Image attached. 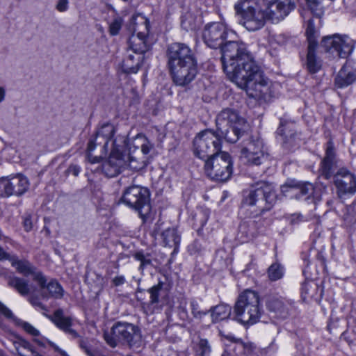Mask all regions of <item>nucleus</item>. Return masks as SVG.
Segmentation results:
<instances>
[{"label": "nucleus", "instance_id": "1", "mask_svg": "<svg viewBox=\"0 0 356 356\" xmlns=\"http://www.w3.org/2000/svg\"><path fill=\"white\" fill-rule=\"evenodd\" d=\"M202 38L208 47L221 48L225 72L249 97L268 101L275 95V85L264 74L245 44L235 41L234 31L223 23L213 22L206 25Z\"/></svg>", "mask_w": 356, "mask_h": 356}, {"label": "nucleus", "instance_id": "2", "mask_svg": "<svg viewBox=\"0 0 356 356\" xmlns=\"http://www.w3.org/2000/svg\"><path fill=\"white\" fill-rule=\"evenodd\" d=\"M115 128L111 124H106L97 131L96 136L88 144L87 157L91 164L101 162L102 156L110 150L108 160L102 165V171L110 177L118 175L122 169L129 167L138 170L144 166L143 161L131 155L123 154L126 145V138L118 136L113 139Z\"/></svg>", "mask_w": 356, "mask_h": 356}, {"label": "nucleus", "instance_id": "3", "mask_svg": "<svg viewBox=\"0 0 356 356\" xmlns=\"http://www.w3.org/2000/svg\"><path fill=\"white\" fill-rule=\"evenodd\" d=\"M335 153L331 141L327 143L325 156L321 163V175L326 179L333 177L336 193L339 199H347L356 193V175L346 168L334 172Z\"/></svg>", "mask_w": 356, "mask_h": 356}, {"label": "nucleus", "instance_id": "4", "mask_svg": "<svg viewBox=\"0 0 356 356\" xmlns=\"http://www.w3.org/2000/svg\"><path fill=\"white\" fill-rule=\"evenodd\" d=\"M274 186L267 182H259L250 191L243 201L241 213L248 218L259 216L265 210H268L276 201Z\"/></svg>", "mask_w": 356, "mask_h": 356}, {"label": "nucleus", "instance_id": "5", "mask_svg": "<svg viewBox=\"0 0 356 356\" xmlns=\"http://www.w3.org/2000/svg\"><path fill=\"white\" fill-rule=\"evenodd\" d=\"M106 343L111 348L119 344L127 346L132 350L142 348L143 339L140 327L133 323L117 321L110 331H104L103 334Z\"/></svg>", "mask_w": 356, "mask_h": 356}, {"label": "nucleus", "instance_id": "6", "mask_svg": "<svg viewBox=\"0 0 356 356\" xmlns=\"http://www.w3.org/2000/svg\"><path fill=\"white\" fill-rule=\"evenodd\" d=\"M262 306L257 292L247 289L238 297L234 306V319L245 326L252 325L261 316Z\"/></svg>", "mask_w": 356, "mask_h": 356}, {"label": "nucleus", "instance_id": "7", "mask_svg": "<svg viewBox=\"0 0 356 356\" xmlns=\"http://www.w3.org/2000/svg\"><path fill=\"white\" fill-rule=\"evenodd\" d=\"M10 262L12 266L16 268L19 273H21L25 277L31 276L33 281L38 284L39 290L36 292H32L30 302L34 307L43 310L44 306L42 300L44 296V278L42 273L38 270L37 268L32 266L28 261L19 260L15 256H13V258L10 259Z\"/></svg>", "mask_w": 356, "mask_h": 356}, {"label": "nucleus", "instance_id": "8", "mask_svg": "<svg viewBox=\"0 0 356 356\" xmlns=\"http://www.w3.org/2000/svg\"><path fill=\"white\" fill-rule=\"evenodd\" d=\"M235 10L241 15V24L250 31L263 27L267 19L254 0H241L235 5Z\"/></svg>", "mask_w": 356, "mask_h": 356}, {"label": "nucleus", "instance_id": "9", "mask_svg": "<svg viewBox=\"0 0 356 356\" xmlns=\"http://www.w3.org/2000/svg\"><path fill=\"white\" fill-rule=\"evenodd\" d=\"M205 172L211 179L227 181L232 173V161L225 152H216L208 159L204 165Z\"/></svg>", "mask_w": 356, "mask_h": 356}, {"label": "nucleus", "instance_id": "10", "mask_svg": "<svg viewBox=\"0 0 356 356\" xmlns=\"http://www.w3.org/2000/svg\"><path fill=\"white\" fill-rule=\"evenodd\" d=\"M321 45L333 58H346L353 51L354 41L347 35L334 34L324 37Z\"/></svg>", "mask_w": 356, "mask_h": 356}, {"label": "nucleus", "instance_id": "11", "mask_svg": "<svg viewBox=\"0 0 356 356\" xmlns=\"http://www.w3.org/2000/svg\"><path fill=\"white\" fill-rule=\"evenodd\" d=\"M221 147L220 139L210 130L200 132L193 140V150L196 156L205 159L213 155Z\"/></svg>", "mask_w": 356, "mask_h": 356}, {"label": "nucleus", "instance_id": "12", "mask_svg": "<svg viewBox=\"0 0 356 356\" xmlns=\"http://www.w3.org/2000/svg\"><path fill=\"white\" fill-rule=\"evenodd\" d=\"M122 202L137 210L142 219L145 220V216L149 211L148 193L145 188L138 186L129 188L124 193Z\"/></svg>", "mask_w": 356, "mask_h": 356}, {"label": "nucleus", "instance_id": "13", "mask_svg": "<svg viewBox=\"0 0 356 356\" xmlns=\"http://www.w3.org/2000/svg\"><path fill=\"white\" fill-rule=\"evenodd\" d=\"M264 13L273 23L283 20L294 9L291 0H264Z\"/></svg>", "mask_w": 356, "mask_h": 356}, {"label": "nucleus", "instance_id": "14", "mask_svg": "<svg viewBox=\"0 0 356 356\" xmlns=\"http://www.w3.org/2000/svg\"><path fill=\"white\" fill-rule=\"evenodd\" d=\"M169 68L173 81L176 85L181 86L191 83L197 73L196 60L179 65H170Z\"/></svg>", "mask_w": 356, "mask_h": 356}, {"label": "nucleus", "instance_id": "15", "mask_svg": "<svg viewBox=\"0 0 356 356\" xmlns=\"http://www.w3.org/2000/svg\"><path fill=\"white\" fill-rule=\"evenodd\" d=\"M281 192L285 197L307 200L314 192V185L309 182L300 183L296 180H288L281 186Z\"/></svg>", "mask_w": 356, "mask_h": 356}, {"label": "nucleus", "instance_id": "16", "mask_svg": "<svg viewBox=\"0 0 356 356\" xmlns=\"http://www.w3.org/2000/svg\"><path fill=\"white\" fill-rule=\"evenodd\" d=\"M168 58L169 66L196 60L191 48L183 43L172 44L168 49Z\"/></svg>", "mask_w": 356, "mask_h": 356}, {"label": "nucleus", "instance_id": "17", "mask_svg": "<svg viewBox=\"0 0 356 356\" xmlns=\"http://www.w3.org/2000/svg\"><path fill=\"white\" fill-rule=\"evenodd\" d=\"M216 126L218 131H225L232 127L246 126V122L235 110L225 108L218 115Z\"/></svg>", "mask_w": 356, "mask_h": 356}, {"label": "nucleus", "instance_id": "18", "mask_svg": "<svg viewBox=\"0 0 356 356\" xmlns=\"http://www.w3.org/2000/svg\"><path fill=\"white\" fill-rule=\"evenodd\" d=\"M163 287V282L159 281L157 284L154 285L147 290L150 296V300L141 302V308L144 313L149 315L161 309V305L160 303Z\"/></svg>", "mask_w": 356, "mask_h": 356}, {"label": "nucleus", "instance_id": "19", "mask_svg": "<svg viewBox=\"0 0 356 356\" xmlns=\"http://www.w3.org/2000/svg\"><path fill=\"white\" fill-rule=\"evenodd\" d=\"M46 317L65 333L72 336L73 338H78L79 337L78 332L71 327L73 324L72 318L65 316L62 309L55 310L51 315L46 314Z\"/></svg>", "mask_w": 356, "mask_h": 356}, {"label": "nucleus", "instance_id": "20", "mask_svg": "<svg viewBox=\"0 0 356 356\" xmlns=\"http://www.w3.org/2000/svg\"><path fill=\"white\" fill-rule=\"evenodd\" d=\"M154 234L160 235L162 238L163 242L165 245L174 247L173 254L177 253L180 243V234L177 230V227H168L166 229H161L159 225L154 229Z\"/></svg>", "mask_w": 356, "mask_h": 356}, {"label": "nucleus", "instance_id": "21", "mask_svg": "<svg viewBox=\"0 0 356 356\" xmlns=\"http://www.w3.org/2000/svg\"><path fill=\"white\" fill-rule=\"evenodd\" d=\"M267 309L275 313L280 318H286L289 315V303L275 296H270L266 300Z\"/></svg>", "mask_w": 356, "mask_h": 356}, {"label": "nucleus", "instance_id": "22", "mask_svg": "<svg viewBox=\"0 0 356 356\" xmlns=\"http://www.w3.org/2000/svg\"><path fill=\"white\" fill-rule=\"evenodd\" d=\"M356 80V70L349 63H346L339 72L335 79V84L338 88H345Z\"/></svg>", "mask_w": 356, "mask_h": 356}, {"label": "nucleus", "instance_id": "23", "mask_svg": "<svg viewBox=\"0 0 356 356\" xmlns=\"http://www.w3.org/2000/svg\"><path fill=\"white\" fill-rule=\"evenodd\" d=\"M143 56L140 54L132 53L128 49L127 56L122 63V69L125 73H136L143 60Z\"/></svg>", "mask_w": 356, "mask_h": 356}, {"label": "nucleus", "instance_id": "24", "mask_svg": "<svg viewBox=\"0 0 356 356\" xmlns=\"http://www.w3.org/2000/svg\"><path fill=\"white\" fill-rule=\"evenodd\" d=\"M129 29L133 33H138L140 35H147L149 33V21L141 14L134 15L131 19Z\"/></svg>", "mask_w": 356, "mask_h": 356}, {"label": "nucleus", "instance_id": "25", "mask_svg": "<svg viewBox=\"0 0 356 356\" xmlns=\"http://www.w3.org/2000/svg\"><path fill=\"white\" fill-rule=\"evenodd\" d=\"M208 312L211 313L212 322L216 323L228 318L232 314V307L227 304L221 303L211 307Z\"/></svg>", "mask_w": 356, "mask_h": 356}, {"label": "nucleus", "instance_id": "26", "mask_svg": "<svg viewBox=\"0 0 356 356\" xmlns=\"http://www.w3.org/2000/svg\"><path fill=\"white\" fill-rule=\"evenodd\" d=\"M147 35H140L138 33H133L129 38V50L132 53L143 54L148 49V45L146 42Z\"/></svg>", "mask_w": 356, "mask_h": 356}, {"label": "nucleus", "instance_id": "27", "mask_svg": "<svg viewBox=\"0 0 356 356\" xmlns=\"http://www.w3.org/2000/svg\"><path fill=\"white\" fill-rule=\"evenodd\" d=\"M347 329L341 333V337L350 346L356 345V314H350L347 321Z\"/></svg>", "mask_w": 356, "mask_h": 356}, {"label": "nucleus", "instance_id": "28", "mask_svg": "<svg viewBox=\"0 0 356 356\" xmlns=\"http://www.w3.org/2000/svg\"><path fill=\"white\" fill-rule=\"evenodd\" d=\"M13 195H20L24 193L29 186L27 178L20 174L10 176Z\"/></svg>", "mask_w": 356, "mask_h": 356}, {"label": "nucleus", "instance_id": "29", "mask_svg": "<svg viewBox=\"0 0 356 356\" xmlns=\"http://www.w3.org/2000/svg\"><path fill=\"white\" fill-rule=\"evenodd\" d=\"M267 159V154L265 152H248L242 149L241 153V159L243 162L250 165H259Z\"/></svg>", "mask_w": 356, "mask_h": 356}, {"label": "nucleus", "instance_id": "30", "mask_svg": "<svg viewBox=\"0 0 356 356\" xmlns=\"http://www.w3.org/2000/svg\"><path fill=\"white\" fill-rule=\"evenodd\" d=\"M246 126H237L227 128L225 131H218L216 134L220 138H224L227 142L234 143H236L244 132Z\"/></svg>", "mask_w": 356, "mask_h": 356}, {"label": "nucleus", "instance_id": "31", "mask_svg": "<svg viewBox=\"0 0 356 356\" xmlns=\"http://www.w3.org/2000/svg\"><path fill=\"white\" fill-rule=\"evenodd\" d=\"M15 348L19 356H41L26 341L19 339L14 343Z\"/></svg>", "mask_w": 356, "mask_h": 356}, {"label": "nucleus", "instance_id": "32", "mask_svg": "<svg viewBox=\"0 0 356 356\" xmlns=\"http://www.w3.org/2000/svg\"><path fill=\"white\" fill-rule=\"evenodd\" d=\"M64 295V289L56 280H51L46 284V298L60 299Z\"/></svg>", "mask_w": 356, "mask_h": 356}, {"label": "nucleus", "instance_id": "33", "mask_svg": "<svg viewBox=\"0 0 356 356\" xmlns=\"http://www.w3.org/2000/svg\"><path fill=\"white\" fill-rule=\"evenodd\" d=\"M316 48V47H308L307 67L311 73L317 72L321 67V61L316 58L315 55Z\"/></svg>", "mask_w": 356, "mask_h": 356}, {"label": "nucleus", "instance_id": "34", "mask_svg": "<svg viewBox=\"0 0 356 356\" xmlns=\"http://www.w3.org/2000/svg\"><path fill=\"white\" fill-rule=\"evenodd\" d=\"M318 289V285L313 280L304 282L301 288L302 298L304 300L316 298Z\"/></svg>", "mask_w": 356, "mask_h": 356}, {"label": "nucleus", "instance_id": "35", "mask_svg": "<svg viewBox=\"0 0 356 356\" xmlns=\"http://www.w3.org/2000/svg\"><path fill=\"white\" fill-rule=\"evenodd\" d=\"M8 284L22 296H26L31 291V288H29L27 282L19 277H13L10 278Z\"/></svg>", "mask_w": 356, "mask_h": 356}, {"label": "nucleus", "instance_id": "36", "mask_svg": "<svg viewBox=\"0 0 356 356\" xmlns=\"http://www.w3.org/2000/svg\"><path fill=\"white\" fill-rule=\"evenodd\" d=\"M197 25V18L192 13H186L182 16L181 26L186 31L195 30Z\"/></svg>", "mask_w": 356, "mask_h": 356}, {"label": "nucleus", "instance_id": "37", "mask_svg": "<svg viewBox=\"0 0 356 356\" xmlns=\"http://www.w3.org/2000/svg\"><path fill=\"white\" fill-rule=\"evenodd\" d=\"M346 321L343 318H339L331 316L330 321L327 325V330L331 334H339L343 328Z\"/></svg>", "mask_w": 356, "mask_h": 356}, {"label": "nucleus", "instance_id": "38", "mask_svg": "<svg viewBox=\"0 0 356 356\" xmlns=\"http://www.w3.org/2000/svg\"><path fill=\"white\" fill-rule=\"evenodd\" d=\"M284 275L283 267L278 263L271 264L268 269V276L271 281H277Z\"/></svg>", "mask_w": 356, "mask_h": 356}, {"label": "nucleus", "instance_id": "39", "mask_svg": "<svg viewBox=\"0 0 356 356\" xmlns=\"http://www.w3.org/2000/svg\"><path fill=\"white\" fill-rule=\"evenodd\" d=\"M10 176L0 178V195L9 197L13 195Z\"/></svg>", "mask_w": 356, "mask_h": 356}, {"label": "nucleus", "instance_id": "40", "mask_svg": "<svg viewBox=\"0 0 356 356\" xmlns=\"http://www.w3.org/2000/svg\"><path fill=\"white\" fill-rule=\"evenodd\" d=\"M306 35L308 40V47H317V41L316 39V30L313 19H309L306 29Z\"/></svg>", "mask_w": 356, "mask_h": 356}, {"label": "nucleus", "instance_id": "41", "mask_svg": "<svg viewBox=\"0 0 356 356\" xmlns=\"http://www.w3.org/2000/svg\"><path fill=\"white\" fill-rule=\"evenodd\" d=\"M248 152H264V143L260 138L251 139L242 149Z\"/></svg>", "mask_w": 356, "mask_h": 356}, {"label": "nucleus", "instance_id": "42", "mask_svg": "<svg viewBox=\"0 0 356 356\" xmlns=\"http://www.w3.org/2000/svg\"><path fill=\"white\" fill-rule=\"evenodd\" d=\"M135 143L140 145V152L143 154L147 155L153 148V145L144 136L138 135L135 139Z\"/></svg>", "mask_w": 356, "mask_h": 356}, {"label": "nucleus", "instance_id": "43", "mask_svg": "<svg viewBox=\"0 0 356 356\" xmlns=\"http://www.w3.org/2000/svg\"><path fill=\"white\" fill-rule=\"evenodd\" d=\"M211 348L207 339H201L195 348V356H209Z\"/></svg>", "mask_w": 356, "mask_h": 356}, {"label": "nucleus", "instance_id": "44", "mask_svg": "<svg viewBox=\"0 0 356 356\" xmlns=\"http://www.w3.org/2000/svg\"><path fill=\"white\" fill-rule=\"evenodd\" d=\"M307 6L311 10L312 13L319 17L323 14V7L321 5L323 0H305Z\"/></svg>", "mask_w": 356, "mask_h": 356}, {"label": "nucleus", "instance_id": "45", "mask_svg": "<svg viewBox=\"0 0 356 356\" xmlns=\"http://www.w3.org/2000/svg\"><path fill=\"white\" fill-rule=\"evenodd\" d=\"M134 258L140 262L139 267L140 270H143L148 266H152V261L149 254H144L142 252H137L134 254Z\"/></svg>", "mask_w": 356, "mask_h": 356}, {"label": "nucleus", "instance_id": "46", "mask_svg": "<svg viewBox=\"0 0 356 356\" xmlns=\"http://www.w3.org/2000/svg\"><path fill=\"white\" fill-rule=\"evenodd\" d=\"M190 306L191 314L195 318L201 319L209 313L208 311L201 310L197 301L194 299L191 300Z\"/></svg>", "mask_w": 356, "mask_h": 356}, {"label": "nucleus", "instance_id": "47", "mask_svg": "<svg viewBox=\"0 0 356 356\" xmlns=\"http://www.w3.org/2000/svg\"><path fill=\"white\" fill-rule=\"evenodd\" d=\"M123 19L121 17H115L113 21L109 24V33L111 35H116L119 33L122 28Z\"/></svg>", "mask_w": 356, "mask_h": 356}, {"label": "nucleus", "instance_id": "48", "mask_svg": "<svg viewBox=\"0 0 356 356\" xmlns=\"http://www.w3.org/2000/svg\"><path fill=\"white\" fill-rule=\"evenodd\" d=\"M18 323L27 333L33 337H37L40 335V332L30 323L22 321H20Z\"/></svg>", "mask_w": 356, "mask_h": 356}, {"label": "nucleus", "instance_id": "49", "mask_svg": "<svg viewBox=\"0 0 356 356\" xmlns=\"http://www.w3.org/2000/svg\"><path fill=\"white\" fill-rule=\"evenodd\" d=\"M79 346L88 356H93L98 353L97 350H93L90 348L88 341L86 339H80Z\"/></svg>", "mask_w": 356, "mask_h": 356}, {"label": "nucleus", "instance_id": "50", "mask_svg": "<svg viewBox=\"0 0 356 356\" xmlns=\"http://www.w3.org/2000/svg\"><path fill=\"white\" fill-rule=\"evenodd\" d=\"M285 220L290 221V222H295L296 221H306L307 220L301 213L296 212L286 214Z\"/></svg>", "mask_w": 356, "mask_h": 356}, {"label": "nucleus", "instance_id": "51", "mask_svg": "<svg viewBox=\"0 0 356 356\" xmlns=\"http://www.w3.org/2000/svg\"><path fill=\"white\" fill-rule=\"evenodd\" d=\"M239 232L242 234L244 233L245 234V237L248 240L251 238L254 237V236H255V234L253 232H250V225L249 224H240Z\"/></svg>", "mask_w": 356, "mask_h": 356}, {"label": "nucleus", "instance_id": "52", "mask_svg": "<svg viewBox=\"0 0 356 356\" xmlns=\"http://www.w3.org/2000/svg\"><path fill=\"white\" fill-rule=\"evenodd\" d=\"M68 0H58L56 8L59 12H65L68 9Z\"/></svg>", "mask_w": 356, "mask_h": 356}, {"label": "nucleus", "instance_id": "53", "mask_svg": "<svg viewBox=\"0 0 356 356\" xmlns=\"http://www.w3.org/2000/svg\"><path fill=\"white\" fill-rule=\"evenodd\" d=\"M125 277L123 275H118L115 277L112 282L115 286H121L125 283Z\"/></svg>", "mask_w": 356, "mask_h": 356}, {"label": "nucleus", "instance_id": "54", "mask_svg": "<svg viewBox=\"0 0 356 356\" xmlns=\"http://www.w3.org/2000/svg\"><path fill=\"white\" fill-rule=\"evenodd\" d=\"M0 313L4 315L6 318H10L13 317L12 312L1 303H0Z\"/></svg>", "mask_w": 356, "mask_h": 356}, {"label": "nucleus", "instance_id": "55", "mask_svg": "<svg viewBox=\"0 0 356 356\" xmlns=\"http://www.w3.org/2000/svg\"><path fill=\"white\" fill-rule=\"evenodd\" d=\"M48 343L54 348V350L59 353L61 356H69L65 351L59 348V347L53 342L48 341Z\"/></svg>", "mask_w": 356, "mask_h": 356}, {"label": "nucleus", "instance_id": "56", "mask_svg": "<svg viewBox=\"0 0 356 356\" xmlns=\"http://www.w3.org/2000/svg\"><path fill=\"white\" fill-rule=\"evenodd\" d=\"M13 255H10L8 253L6 252L3 249L0 247V260H8L10 261V259H12Z\"/></svg>", "mask_w": 356, "mask_h": 356}, {"label": "nucleus", "instance_id": "57", "mask_svg": "<svg viewBox=\"0 0 356 356\" xmlns=\"http://www.w3.org/2000/svg\"><path fill=\"white\" fill-rule=\"evenodd\" d=\"M179 316L181 318L185 319L188 318V314L185 306H179Z\"/></svg>", "mask_w": 356, "mask_h": 356}, {"label": "nucleus", "instance_id": "58", "mask_svg": "<svg viewBox=\"0 0 356 356\" xmlns=\"http://www.w3.org/2000/svg\"><path fill=\"white\" fill-rule=\"evenodd\" d=\"M144 292H145L144 289L138 287L136 289V291L135 293L136 298L137 301L140 302V303H141V302H145L144 298L141 296V294L143 293Z\"/></svg>", "mask_w": 356, "mask_h": 356}, {"label": "nucleus", "instance_id": "59", "mask_svg": "<svg viewBox=\"0 0 356 356\" xmlns=\"http://www.w3.org/2000/svg\"><path fill=\"white\" fill-rule=\"evenodd\" d=\"M81 171L80 167L77 165H72L69 168V172L74 176H77Z\"/></svg>", "mask_w": 356, "mask_h": 356}, {"label": "nucleus", "instance_id": "60", "mask_svg": "<svg viewBox=\"0 0 356 356\" xmlns=\"http://www.w3.org/2000/svg\"><path fill=\"white\" fill-rule=\"evenodd\" d=\"M6 97V90L3 87L0 86V103L3 102Z\"/></svg>", "mask_w": 356, "mask_h": 356}, {"label": "nucleus", "instance_id": "61", "mask_svg": "<svg viewBox=\"0 0 356 356\" xmlns=\"http://www.w3.org/2000/svg\"><path fill=\"white\" fill-rule=\"evenodd\" d=\"M277 133L281 135L285 136L286 138L288 137L285 129L282 126L278 128Z\"/></svg>", "mask_w": 356, "mask_h": 356}, {"label": "nucleus", "instance_id": "62", "mask_svg": "<svg viewBox=\"0 0 356 356\" xmlns=\"http://www.w3.org/2000/svg\"><path fill=\"white\" fill-rule=\"evenodd\" d=\"M24 225H25V229H26V230H29V229H31V223H29V224H24Z\"/></svg>", "mask_w": 356, "mask_h": 356}, {"label": "nucleus", "instance_id": "63", "mask_svg": "<svg viewBox=\"0 0 356 356\" xmlns=\"http://www.w3.org/2000/svg\"><path fill=\"white\" fill-rule=\"evenodd\" d=\"M11 150H13V149L10 147H8L4 149L5 152H8Z\"/></svg>", "mask_w": 356, "mask_h": 356}, {"label": "nucleus", "instance_id": "64", "mask_svg": "<svg viewBox=\"0 0 356 356\" xmlns=\"http://www.w3.org/2000/svg\"><path fill=\"white\" fill-rule=\"evenodd\" d=\"M35 341H37V342H38V343H39L40 345H41V346L42 345V342H40V341H38L37 339H35Z\"/></svg>", "mask_w": 356, "mask_h": 356}]
</instances>
